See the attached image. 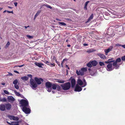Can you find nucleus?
<instances>
[{"label":"nucleus","mask_w":125,"mask_h":125,"mask_svg":"<svg viewBox=\"0 0 125 125\" xmlns=\"http://www.w3.org/2000/svg\"><path fill=\"white\" fill-rule=\"evenodd\" d=\"M112 62H113V65L114 67L113 68H114V69L115 68V69H117L119 68V65L120 64H118L117 63L115 62V60H112L111 61H105L104 62V63L107 64H108V63H111Z\"/></svg>","instance_id":"f257e3e1"},{"label":"nucleus","mask_w":125,"mask_h":125,"mask_svg":"<svg viewBox=\"0 0 125 125\" xmlns=\"http://www.w3.org/2000/svg\"><path fill=\"white\" fill-rule=\"evenodd\" d=\"M20 103L22 107H29V102L27 100L22 99L20 101Z\"/></svg>","instance_id":"f03ea898"},{"label":"nucleus","mask_w":125,"mask_h":125,"mask_svg":"<svg viewBox=\"0 0 125 125\" xmlns=\"http://www.w3.org/2000/svg\"><path fill=\"white\" fill-rule=\"evenodd\" d=\"M77 84L76 86H79L77 84L80 85H83V86H86L87 85V83L85 81V80L84 79L83 81H82L81 79H78L77 82Z\"/></svg>","instance_id":"7ed1b4c3"},{"label":"nucleus","mask_w":125,"mask_h":125,"mask_svg":"<svg viewBox=\"0 0 125 125\" xmlns=\"http://www.w3.org/2000/svg\"><path fill=\"white\" fill-rule=\"evenodd\" d=\"M34 79L36 84L38 85L41 84L42 83V82H43V80L41 78H39L37 77H35Z\"/></svg>","instance_id":"20e7f679"},{"label":"nucleus","mask_w":125,"mask_h":125,"mask_svg":"<svg viewBox=\"0 0 125 125\" xmlns=\"http://www.w3.org/2000/svg\"><path fill=\"white\" fill-rule=\"evenodd\" d=\"M106 67L107 70L108 71H110L113 70L114 68L112 67V65L111 63H109Z\"/></svg>","instance_id":"39448f33"},{"label":"nucleus","mask_w":125,"mask_h":125,"mask_svg":"<svg viewBox=\"0 0 125 125\" xmlns=\"http://www.w3.org/2000/svg\"><path fill=\"white\" fill-rule=\"evenodd\" d=\"M27 107H23L22 108L23 111L26 114L30 113L31 111L30 109L29 108H27Z\"/></svg>","instance_id":"423d86ee"},{"label":"nucleus","mask_w":125,"mask_h":125,"mask_svg":"<svg viewBox=\"0 0 125 125\" xmlns=\"http://www.w3.org/2000/svg\"><path fill=\"white\" fill-rule=\"evenodd\" d=\"M69 80H71V86H75L76 80L74 78H72V77H71L69 79Z\"/></svg>","instance_id":"0eeeda50"},{"label":"nucleus","mask_w":125,"mask_h":125,"mask_svg":"<svg viewBox=\"0 0 125 125\" xmlns=\"http://www.w3.org/2000/svg\"><path fill=\"white\" fill-rule=\"evenodd\" d=\"M102 59H105L106 58V57L103 54L100 53H98L97 54Z\"/></svg>","instance_id":"6e6552de"},{"label":"nucleus","mask_w":125,"mask_h":125,"mask_svg":"<svg viewBox=\"0 0 125 125\" xmlns=\"http://www.w3.org/2000/svg\"><path fill=\"white\" fill-rule=\"evenodd\" d=\"M30 83L32 86H37L35 81L32 79H31L30 80Z\"/></svg>","instance_id":"1a4fd4ad"},{"label":"nucleus","mask_w":125,"mask_h":125,"mask_svg":"<svg viewBox=\"0 0 125 125\" xmlns=\"http://www.w3.org/2000/svg\"><path fill=\"white\" fill-rule=\"evenodd\" d=\"M5 109L6 108L7 110H10L11 108V105L10 103H5Z\"/></svg>","instance_id":"9d476101"},{"label":"nucleus","mask_w":125,"mask_h":125,"mask_svg":"<svg viewBox=\"0 0 125 125\" xmlns=\"http://www.w3.org/2000/svg\"><path fill=\"white\" fill-rule=\"evenodd\" d=\"M7 99L9 102H13L15 101V99L12 96H9L8 97Z\"/></svg>","instance_id":"9b49d317"},{"label":"nucleus","mask_w":125,"mask_h":125,"mask_svg":"<svg viewBox=\"0 0 125 125\" xmlns=\"http://www.w3.org/2000/svg\"><path fill=\"white\" fill-rule=\"evenodd\" d=\"M5 104H1L0 105V110L4 111L5 110Z\"/></svg>","instance_id":"f8f14e48"},{"label":"nucleus","mask_w":125,"mask_h":125,"mask_svg":"<svg viewBox=\"0 0 125 125\" xmlns=\"http://www.w3.org/2000/svg\"><path fill=\"white\" fill-rule=\"evenodd\" d=\"M76 73L78 75H83L84 74V73L82 71V70H80L79 71L77 70Z\"/></svg>","instance_id":"ddd939ff"},{"label":"nucleus","mask_w":125,"mask_h":125,"mask_svg":"<svg viewBox=\"0 0 125 125\" xmlns=\"http://www.w3.org/2000/svg\"><path fill=\"white\" fill-rule=\"evenodd\" d=\"M113 48V47L112 46H110V48L108 49L104 50V52H105V54L107 55V53L109 52L110 51H111L112 49Z\"/></svg>","instance_id":"4468645a"},{"label":"nucleus","mask_w":125,"mask_h":125,"mask_svg":"<svg viewBox=\"0 0 125 125\" xmlns=\"http://www.w3.org/2000/svg\"><path fill=\"white\" fill-rule=\"evenodd\" d=\"M74 91L76 92H80L81 91L82 89L81 86H75Z\"/></svg>","instance_id":"2eb2a0df"},{"label":"nucleus","mask_w":125,"mask_h":125,"mask_svg":"<svg viewBox=\"0 0 125 125\" xmlns=\"http://www.w3.org/2000/svg\"><path fill=\"white\" fill-rule=\"evenodd\" d=\"M45 86H57L54 84H52V83L48 82L45 83ZM58 86H59L58 85Z\"/></svg>","instance_id":"dca6fc26"},{"label":"nucleus","mask_w":125,"mask_h":125,"mask_svg":"<svg viewBox=\"0 0 125 125\" xmlns=\"http://www.w3.org/2000/svg\"><path fill=\"white\" fill-rule=\"evenodd\" d=\"M35 64L37 66L40 68H42V65H43V64L41 63H39L37 62L35 63Z\"/></svg>","instance_id":"f3484780"},{"label":"nucleus","mask_w":125,"mask_h":125,"mask_svg":"<svg viewBox=\"0 0 125 125\" xmlns=\"http://www.w3.org/2000/svg\"><path fill=\"white\" fill-rule=\"evenodd\" d=\"M89 2V1H88L86 2L85 3L84 6V9L85 10H87V7L88 3Z\"/></svg>","instance_id":"a211bd4d"},{"label":"nucleus","mask_w":125,"mask_h":125,"mask_svg":"<svg viewBox=\"0 0 125 125\" xmlns=\"http://www.w3.org/2000/svg\"><path fill=\"white\" fill-rule=\"evenodd\" d=\"M91 62V63L92 64V65L93 66H96L97 64V62L95 60L92 61Z\"/></svg>","instance_id":"6ab92c4d"},{"label":"nucleus","mask_w":125,"mask_h":125,"mask_svg":"<svg viewBox=\"0 0 125 125\" xmlns=\"http://www.w3.org/2000/svg\"><path fill=\"white\" fill-rule=\"evenodd\" d=\"M52 86H46V89L48 92H50L52 90Z\"/></svg>","instance_id":"aec40b11"},{"label":"nucleus","mask_w":125,"mask_h":125,"mask_svg":"<svg viewBox=\"0 0 125 125\" xmlns=\"http://www.w3.org/2000/svg\"><path fill=\"white\" fill-rule=\"evenodd\" d=\"M21 79L23 81H26L28 79V78L26 76H25L21 77Z\"/></svg>","instance_id":"412c9836"},{"label":"nucleus","mask_w":125,"mask_h":125,"mask_svg":"<svg viewBox=\"0 0 125 125\" xmlns=\"http://www.w3.org/2000/svg\"><path fill=\"white\" fill-rule=\"evenodd\" d=\"M41 10H39L37 11L36 14L35 15L34 19H35L36 18L37 16L41 12Z\"/></svg>","instance_id":"4be33fe9"},{"label":"nucleus","mask_w":125,"mask_h":125,"mask_svg":"<svg viewBox=\"0 0 125 125\" xmlns=\"http://www.w3.org/2000/svg\"><path fill=\"white\" fill-rule=\"evenodd\" d=\"M62 88L64 90H66L69 89L71 86H61Z\"/></svg>","instance_id":"5701e85b"},{"label":"nucleus","mask_w":125,"mask_h":125,"mask_svg":"<svg viewBox=\"0 0 125 125\" xmlns=\"http://www.w3.org/2000/svg\"><path fill=\"white\" fill-rule=\"evenodd\" d=\"M93 14H92L90 16V17L88 19V20L87 21V22H88V21H91V20H92L93 18Z\"/></svg>","instance_id":"b1692460"},{"label":"nucleus","mask_w":125,"mask_h":125,"mask_svg":"<svg viewBox=\"0 0 125 125\" xmlns=\"http://www.w3.org/2000/svg\"><path fill=\"white\" fill-rule=\"evenodd\" d=\"M121 61V59L120 58H117L115 60V62L117 63L120 62Z\"/></svg>","instance_id":"393cba45"},{"label":"nucleus","mask_w":125,"mask_h":125,"mask_svg":"<svg viewBox=\"0 0 125 125\" xmlns=\"http://www.w3.org/2000/svg\"><path fill=\"white\" fill-rule=\"evenodd\" d=\"M61 86H63L62 85H61ZM64 86H71V83L69 82H67L64 83Z\"/></svg>","instance_id":"a878e982"},{"label":"nucleus","mask_w":125,"mask_h":125,"mask_svg":"<svg viewBox=\"0 0 125 125\" xmlns=\"http://www.w3.org/2000/svg\"><path fill=\"white\" fill-rule=\"evenodd\" d=\"M45 6L46 7H47L48 8H49L51 9H52V7L51 6H50V5H49L48 4H44L42 6Z\"/></svg>","instance_id":"bb28decb"},{"label":"nucleus","mask_w":125,"mask_h":125,"mask_svg":"<svg viewBox=\"0 0 125 125\" xmlns=\"http://www.w3.org/2000/svg\"><path fill=\"white\" fill-rule=\"evenodd\" d=\"M12 123H13L12 125H19V122L18 121L17 122H12Z\"/></svg>","instance_id":"cd10ccee"},{"label":"nucleus","mask_w":125,"mask_h":125,"mask_svg":"<svg viewBox=\"0 0 125 125\" xmlns=\"http://www.w3.org/2000/svg\"><path fill=\"white\" fill-rule=\"evenodd\" d=\"M99 63L100 66H103L104 67H105V65L104 64V62H100Z\"/></svg>","instance_id":"c85d7f7f"},{"label":"nucleus","mask_w":125,"mask_h":125,"mask_svg":"<svg viewBox=\"0 0 125 125\" xmlns=\"http://www.w3.org/2000/svg\"><path fill=\"white\" fill-rule=\"evenodd\" d=\"M92 64L91 62H90L87 64V65L88 67L91 68L92 67Z\"/></svg>","instance_id":"c756f323"},{"label":"nucleus","mask_w":125,"mask_h":125,"mask_svg":"<svg viewBox=\"0 0 125 125\" xmlns=\"http://www.w3.org/2000/svg\"><path fill=\"white\" fill-rule=\"evenodd\" d=\"M13 120L17 121L19 120V118L18 117L16 116H13Z\"/></svg>","instance_id":"7c9ffc66"},{"label":"nucleus","mask_w":125,"mask_h":125,"mask_svg":"<svg viewBox=\"0 0 125 125\" xmlns=\"http://www.w3.org/2000/svg\"><path fill=\"white\" fill-rule=\"evenodd\" d=\"M14 116L9 115L8 116V118L11 120H13Z\"/></svg>","instance_id":"2f4dec72"},{"label":"nucleus","mask_w":125,"mask_h":125,"mask_svg":"<svg viewBox=\"0 0 125 125\" xmlns=\"http://www.w3.org/2000/svg\"><path fill=\"white\" fill-rule=\"evenodd\" d=\"M59 24L60 25H61L63 26H65L66 25V24L64 22H59Z\"/></svg>","instance_id":"473e14b6"},{"label":"nucleus","mask_w":125,"mask_h":125,"mask_svg":"<svg viewBox=\"0 0 125 125\" xmlns=\"http://www.w3.org/2000/svg\"><path fill=\"white\" fill-rule=\"evenodd\" d=\"M44 62L45 64L49 65H50L51 64V63L48 62V61H44Z\"/></svg>","instance_id":"72a5a7b5"},{"label":"nucleus","mask_w":125,"mask_h":125,"mask_svg":"<svg viewBox=\"0 0 125 125\" xmlns=\"http://www.w3.org/2000/svg\"><path fill=\"white\" fill-rule=\"evenodd\" d=\"M18 83V80L17 79H15L13 82V83L15 85H16Z\"/></svg>","instance_id":"f704fd0d"},{"label":"nucleus","mask_w":125,"mask_h":125,"mask_svg":"<svg viewBox=\"0 0 125 125\" xmlns=\"http://www.w3.org/2000/svg\"><path fill=\"white\" fill-rule=\"evenodd\" d=\"M58 82L60 83H63L65 82V81L64 80H58Z\"/></svg>","instance_id":"c9c22d12"},{"label":"nucleus","mask_w":125,"mask_h":125,"mask_svg":"<svg viewBox=\"0 0 125 125\" xmlns=\"http://www.w3.org/2000/svg\"><path fill=\"white\" fill-rule=\"evenodd\" d=\"M94 52V50L93 49H90L87 51V52L90 53Z\"/></svg>","instance_id":"e433bc0d"},{"label":"nucleus","mask_w":125,"mask_h":125,"mask_svg":"<svg viewBox=\"0 0 125 125\" xmlns=\"http://www.w3.org/2000/svg\"><path fill=\"white\" fill-rule=\"evenodd\" d=\"M57 90L59 91H61V86H57Z\"/></svg>","instance_id":"4c0bfd02"},{"label":"nucleus","mask_w":125,"mask_h":125,"mask_svg":"<svg viewBox=\"0 0 125 125\" xmlns=\"http://www.w3.org/2000/svg\"><path fill=\"white\" fill-rule=\"evenodd\" d=\"M27 37L29 39H32L33 38V36H30V35H27Z\"/></svg>","instance_id":"58836bf2"},{"label":"nucleus","mask_w":125,"mask_h":125,"mask_svg":"<svg viewBox=\"0 0 125 125\" xmlns=\"http://www.w3.org/2000/svg\"><path fill=\"white\" fill-rule=\"evenodd\" d=\"M81 70H82V71H83L84 73V72L86 71L87 70L85 68H82L81 69Z\"/></svg>","instance_id":"ea45409f"},{"label":"nucleus","mask_w":125,"mask_h":125,"mask_svg":"<svg viewBox=\"0 0 125 125\" xmlns=\"http://www.w3.org/2000/svg\"><path fill=\"white\" fill-rule=\"evenodd\" d=\"M110 12L113 15H117V13L115 11H111Z\"/></svg>","instance_id":"a19ab883"},{"label":"nucleus","mask_w":125,"mask_h":125,"mask_svg":"<svg viewBox=\"0 0 125 125\" xmlns=\"http://www.w3.org/2000/svg\"><path fill=\"white\" fill-rule=\"evenodd\" d=\"M10 44V43L9 42H8L5 46V48L8 47Z\"/></svg>","instance_id":"79ce46f5"},{"label":"nucleus","mask_w":125,"mask_h":125,"mask_svg":"<svg viewBox=\"0 0 125 125\" xmlns=\"http://www.w3.org/2000/svg\"><path fill=\"white\" fill-rule=\"evenodd\" d=\"M4 93L7 94H9V93L6 90H4Z\"/></svg>","instance_id":"37998d69"},{"label":"nucleus","mask_w":125,"mask_h":125,"mask_svg":"<svg viewBox=\"0 0 125 125\" xmlns=\"http://www.w3.org/2000/svg\"><path fill=\"white\" fill-rule=\"evenodd\" d=\"M121 59L123 61H125V55L121 57Z\"/></svg>","instance_id":"c03bdc74"},{"label":"nucleus","mask_w":125,"mask_h":125,"mask_svg":"<svg viewBox=\"0 0 125 125\" xmlns=\"http://www.w3.org/2000/svg\"><path fill=\"white\" fill-rule=\"evenodd\" d=\"M55 61L58 65L59 66H60V62H58L56 60H55Z\"/></svg>","instance_id":"a18cd8bd"},{"label":"nucleus","mask_w":125,"mask_h":125,"mask_svg":"<svg viewBox=\"0 0 125 125\" xmlns=\"http://www.w3.org/2000/svg\"><path fill=\"white\" fill-rule=\"evenodd\" d=\"M32 89L34 90H36V89L37 86H31Z\"/></svg>","instance_id":"49530a36"},{"label":"nucleus","mask_w":125,"mask_h":125,"mask_svg":"<svg viewBox=\"0 0 125 125\" xmlns=\"http://www.w3.org/2000/svg\"><path fill=\"white\" fill-rule=\"evenodd\" d=\"M27 75L31 79H32V75L31 74H30L28 75Z\"/></svg>","instance_id":"de8ad7c7"},{"label":"nucleus","mask_w":125,"mask_h":125,"mask_svg":"<svg viewBox=\"0 0 125 125\" xmlns=\"http://www.w3.org/2000/svg\"><path fill=\"white\" fill-rule=\"evenodd\" d=\"M7 12L8 13H11L13 14V11H10L8 10L7 11Z\"/></svg>","instance_id":"09e8293b"},{"label":"nucleus","mask_w":125,"mask_h":125,"mask_svg":"<svg viewBox=\"0 0 125 125\" xmlns=\"http://www.w3.org/2000/svg\"><path fill=\"white\" fill-rule=\"evenodd\" d=\"M115 45L116 46H122V45L121 44H118V43L117 44H116Z\"/></svg>","instance_id":"8fccbe9b"},{"label":"nucleus","mask_w":125,"mask_h":125,"mask_svg":"<svg viewBox=\"0 0 125 125\" xmlns=\"http://www.w3.org/2000/svg\"><path fill=\"white\" fill-rule=\"evenodd\" d=\"M52 88L54 89H55L57 88V86H52Z\"/></svg>","instance_id":"3c124183"},{"label":"nucleus","mask_w":125,"mask_h":125,"mask_svg":"<svg viewBox=\"0 0 125 125\" xmlns=\"http://www.w3.org/2000/svg\"><path fill=\"white\" fill-rule=\"evenodd\" d=\"M7 123L8 124H10V125H12L13 124V123H12V122H11V123H10L8 122V121H7Z\"/></svg>","instance_id":"603ef678"},{"label":"nucleus","mask_w":125,"mask_h":125,"mask_svg":"<svg viewBox=\"0 0 125 125\" xmlns=\"http://www.w3.org/2000/svg\"><path fill=\"white\" fill-rule=\"evenodd\" d=\"M15 92L17 93V95L18 96H20V94L19 93L17 92L16 91H15Z\"/></svg>","instance_id":"864d4df0"},{"label":"nucleus","mask_w":125,"mask_h":125,"mask_svg":"<svg viewBox=\"0 0 125 125\" xmlns=\"http://www.w3.org/2000/svg\"><path fill=\"white\" fill-rule=\"evenodd\" d=\"M24 65V64H23V65H18V66H15V67L18 66V67H21L23 66Z\"/></svg>","instance_id":"5fc2aeb1"},{"label":"nucleus","mask_w":125,"mask_h":125,"mask_svg":"<svg viewBox=\"0 0 125 125\" xmlns=\"http://www.w3.org/2000/svg\"><path fill=\"white\" fill-rule=\"evenodd\" d=\"M14 72L15 73H18V74H19V72H18V71H16V70H14Z\"/></svg>","instance_id":"6e6d98bb"},{"label":"nucleus","mask_w":125,"mask_h":125,"mask_svg":"<svg viewBox=\"0 0 125 125\" xmlns=\"http://www.w3.org/2000/svg\"><path fill=\"white\" fill-rule=\"evenodd\" d=\"M14 4L15 5V6H16V7L17 6V2H14Z\"/></svg>","instance_id":"4d7b16f0"},{"label":"nucleus","mask_w":125,"mask_h":125,"mask_svg":"<svg viewBox=\"0 0 125 125\" xmlns=\"http://www.w3.org/2000/svg\"><path fill=\"white\" fill-rule=\"evenodd\" d=\"M52 65V66H54L55 65V64H54V63H51V64L50 65Z\"/></svg>","instance_id":"13d9d810"},{"label":"nucleus","mask_w":125,"mask_h":125,"mask_svg":"<svg viewBox=\"0 0 125 125\" xmlns=\"http://www.w3.org/2000/svg\"><path fill=\"white\" fill-rule=\"evenodd\" d=\"M76 12L77 13H79L80 11H79V10H76Z\"/></svg>","instance_id":"bf43d9fd"},{"label":"nucleus","mask_w":125,"mask_h":125,"mask_svg":"<svg viewBox=\"0 0 125 125\" xmlns=\"http://www.w3.org/2000/svg\"><path fill=\"white\" fill-rule=\"evenodd\" d=\"M9 75H10V76H12V74L11 73H9Z\"/></svg>","instance_id":"052dcab7"},{"label":"nucleus","mask_w":125,"mask_h":125,"mask_svg":"<svg viewBox=\"0 0 125 125\" xmlns=\"http://www.w3.org/2000/svg\"><path fill=\"white\" fill-rule=\"evenodd\" d=\"M65 66H66V68H67L69 70L70 69V68H69V67H68V66L67 65H66Z\"/></svg>","instance_id":"680f3d73"},{"label":"nucleus","mask_w":125,"mask_h":125,"mask_svg":"<svg viewBox=\"0 0 125 125\" xmlns=\"http://www.w3.org/2000/svg\"><path fill=\"white\" fill-rule=\"evenodd\" d=\"M83 45L84 46H87L88 45V44L86 43H84L83 44Z\"/></svg>","instance_id":"e2e57ef3"},{"label":"nucleus","mask_w":125,"mask_h":125,"mask_svg":"<svg viewBox=\"0 0 125 125\" xmlns=\"http://www.w3.org/2000/svg\"><path fill=\"white\" fill-rule=\"evenodd\" d=\"M19 86H14L15 88L17 89H18L19 88Z\"/></svg>","instance_id":"0e129e2a"},{"label":"nucleus","mask_w":125,"mask_h":125,"mask_svg":"<svg viewBox=\"0 0 125 125\" xmlns=\"http://www.w3.org/2000/svg\"><path fill=\"white\" fill-rule=\"evenodd\" d=\"M113 58H112L111 59H109L108 60V61H111V60H111H113Z\"/></svg>","instance_id":"69168bd1"},{"label":"nucleus","mask_w":125,"mask_h":125,"mask_svg":"<svg viewBox=\"0 0 125 125\" xmlns=\"http://www.w3.org/2000/svg\"><path fill=\"white\" fill-rule=\"evenodd\" d=\"M122 46L124 48H125V44L122 45Z\"/></svg>","instance_id":"338daca9"},{"label":"nucleus","mask_w":125,"mask_h":125,"mask_svg":"<svg viewBox=\"0 0 125 125\" xmlns=\"http://www.w3.org/2000/svg\"><path fill=\"white\" fill-rule=\"evenodd\" d=\"M71 9L76 12V10L75 9H73V8H71Z\"/></svg>","instance_id":"774afa93"}]
</instances>
